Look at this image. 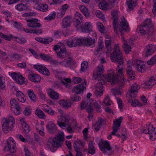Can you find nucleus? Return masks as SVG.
<instances>
[{
    "label": "nucleus",
    "instance_id": "nucleus-31",
    "mask_svg": "<svg viewBox=\"0 0 156 156\" xmlns=\"http://www.w3.org/2000/svg\"><path fill=\"white\" fill-rule=\"evenodd\" d=\"M98 45L96 47L95 49L97 54L98 52L100 51V50L102 49L104 47L103 40L102 39V38L100 37L99 38L98 42Z\"/></svg>",
    "mask_w": 156,
    "mask_h": 156
},
{
    "label": "nucleus",
    "instance_id": "nucleus-18",
    "mask_svg": "<svg viewBox=\"0 0 156 156\" xmlns=\"http://www.w3.org/2000/svg\"><path fill=\"white\" fill-rule=\"evenodd\" d=\"M120 24V27H119V29L121 34L122 35L123 33L122 32L123 30L126 32L128 30V26L127 24V21L124 17L123 18Z\"/></svg>",
    "mask_w": 156,
    "mask_h": 156
},
{
    "label": "nucleus",
    "instance_id": "nucleus-39",
    "mask_svg": "<svg viewBox=\"0 0 156 156\" xmlns=\"http://www.w3.org/2000/svg\"><path fill=\"white\" fill-rule=\"evenodd\" d=\"M102 119L100 118L96 122V125L94 126V129L96 131H98L100 129L101 125L103 122Z\"/></svg>",
    "mask_w": 156,
    "mask_h": 156
},
{
    "label": "nucleus",
    "instance_id": "nucleus-21",
    "mask_svg": "<svg viewBox=\"0 0 156 156\" xmlns=\"http://www.w3.org/2000/svg\"><path fill=\"white\" fill-rule=\"evenodd\" d=\"M126 73L129 79L130 80H133L135 78V72L132 69L131 66L128 64L126 69Z\"/></svg>",
    "mask_w": 156,
    "mask_h": 156
},
{
    "label": "nucleus",
    "instance_id": "nucleus-22",
    "mask_svg": "<svg viewBox=\"0 0 156 156\" xmlns=\"http://www.w3.org/2000/svg\"><path fill=\"white\" fill-rule=\"evenodd\" d=\"M48 130L51 133H54L57 130V127L54 123L52 122H49L46 126Z\"/></svg>",
    "mask_w": 156,
    "mask_h": 156
},
{
    "label": "nucleus",
    "instance_id": "nucleus-51",
    "mask_svg": "<svg viewBox=\"0 0 156 156\" xmlns=\"http://www.w3.org/2000/svg\"><path fill=\"white\" fill-rule=\"evenodd\" d=\"M113 122V128L119 129V127L120 126L121 121H119V119H116V121H114Z\"/></svg>",
    "mask_w": 156,
    "mask_h": 156
},
{
    "label": "nucleus",
    "instance_id": "nucleus-17",
    "mask_svg": "<svg viewBox=\"0 0 156 156\" xmlns=\"http://www.w3.org/2000/svg\"><path fill=\"white\" fill-rule=\"evenodd\" d=\"M140 88L139 86L136 83L133 84L130 87V88L129 91V96L131 97H135L136 94H135V92H137L138 90Z\"/></svg>",
    "mask_w": 156,
    "mask_h": 156
},
{
    "label": "nucleus",
    "instance_id": "nucleus-4",
    "mask_svg": "<svg viewBox=\"0 0 156 156\" xmlns=\"http://www.w3.org/2000/svg\"><path fill=\"white\" fill-rule=\"evenodd\" d=\"M88 41V38H75L72 39H69L66 41L67 45L69 47H75L78 45L81 46L83 45H85V44H87Z\"/></svg>",
    "mask_w": 156,
    "mask_h": 156
},
{
    "label": "nucleus",
    "instance_id": "nucleus-10",
    "mask_svg": "<svg viewBox=\"0 0 156 156\" xmlns=\"http://www.w3.org/2000/svg\"><path fill=\"white\" fill-rule=\"evenodd\" d=\"M64 138L61 133H58L53 139L54 147L58 148L60 147L63 143Z\"/></svg>",
    "mask_w": 156,
    "mask_h": 156
},
{
    "label": "nucleus",
    "instance_id": "nucleus-34",
    "mask_svg": "<svg viewBox=\"0 0 156 156\" xmlns=\"http://www.w3.org/2000/svg\"><path fill=\"white\" fill-rule=\"evenodd\" d=\"M46 147L48 149L50 150L52 152L55 151V149L53 148V139H50L48 140L46 144Z\"/></svg>",
    "mask_w": 156,
    "mask_h": 156
},
{
    "label": "nucleus",
    "instance_id": "nucleus-54",
    "mask_svg": "<svg viewBox=\"0 0 156 156\" xmlns=\"http://www.w3.org/2000/svg\"><path fill=\"white\" fill-rule=\"evenodd\" d=\"M22 57L21 55L14 53L10 56V58H12L14 59L15 60H18Z\"/></svg>",
    "mask_w": 156,
    "mask_h": 156
},
{
    "label": "nucleus",
    "instance_id": "nucleus-19",
    "mask_svg": "<svg viewBox=\"0 0 156 156\" xmlns=\"http://www.w3.org/2000/svg\"><path fill=\"white\" fill-rule=\"evenodd\" d=\"M99 147L101 148V150L103 151L104 154L107 153V152L106 150L108 151H110L112 149L109 142L107 141L102 142V145H100Z\"/></svg>",
    "mask_w": 156,
    "mask_h": 156
},
{
    "label": "nucleus",
    "instance_id": "nucleus-1",
    "mask_svg": "<svg viewBox=\"0 0 156 156\" xmlns=\"http://www.w3.org/2000/svg\"><path fill=\"white\" fill-rule=\"evenodd\" d=\"M53 49L56 52L57 56L59 58H66L59 64L66 66H68L72 62L73 58L70 54L67 51L65 46L62 43H59L55 45Z\"/></svg>",
    "mask_w": 156,
    "mask_h": 156
},
{
    "label": "nucleus",
    "instance_id": "nucleus-55",
    "mask_svg": "<svg viewBox=\"0 0 156 156\" xmlns=\"http://www.w3.org/2000/svg\"><path fill=\"white\" fill-rule=\"evenodd\" d=\"M111 101L110 100L109 97L108 95H107L105 98L103 102L107 106H108L110 105V103Z\"/></svg>",
    "mask_w": 156,
    "mask_h": 156
},
{
    "label": "nucleus",
    "instance_id": "nucleus-26",
    "mask_svg": "<svg viewBox=\"0 0 156 156\" xmlns=\"http://www.w3.org/2000/svg\"><path fill=\"white\" fill-rule=\"evenodd\" d=\"M91 24L89 22H86L84 25L81 26L82 32L87 33L91 31L90 29Z\"/></svg>",
    "mask_w": 156,
    "mask_h": 156
},
{
    "label": "nucleus",
    "instance_id": "nucleus-58",
    "mask_svg": "<svg viewBox=\"0 0 156 156\" xmlns=\"http://www.w3.org/2000/svg\"><path fill=\"white\" fill-rule=\"evenodd\" d=\"M73 80L75 83H78L80 82H83V80L85 79H82L80 77H73Z\"/></svg>",
    "mask_w": 156,
    "mask_h": 156
},
{
    "label": "nucleus",
    "instance_id": "nucleus-32",
    "mask_svg": "<svg viewBox=\"0 0 156 156\" xmlns=\"http://www.w3.org/2000/svg\"><path fill=\"white\" fill-rule=\"evenodd\" d=\"M80 9L83 15L87 18H88L90 15L88 12V9L85 6L82 5L80 7Z\"/></svg>",
    "mask_w": 156,
    "mask_h": 156
},
{
    "label": "nucleus",
    "instance_id": "nucleus-63",
    "mask_svg": "<svg viewBox=\"0 0 156 156\" xmlns=\"http://www.w3.org/2000/svg\"><path fill=\"white\" fill-rule=\"evenodd\" d=\"M154 62H156V55L152 57L150 60L147 61V63L150 65L152 64Z\"/></svg>",
    "mask_w": 156,
    "mask_h": 156
},
{
    "label": "nucleus",
    "instance_id": "nucleus-14",
    "mask_svg": "<svg viewBox=\"0 0 156 156\" xmlns=\"http://www.w3.org/2000/svg\"><path fill=\"white\" fill-rule=\"evenodd\" d=\"M38 20L36 18H31L27 20V22L29 23L27 24V25L29 27L33 28L40 27H41V24L38 23Z\"/></svg>",
    "mask_w": 156,
    "mask_h": 156
},
{
    "label": "nucleus",
    "instance_id": "nucleus-37",
    "mask_svg": "<svg viewBox=\"0 0 156 156\" xmlns=\"http://www.w3.org/2000/svg\"><path fill=\"white\" fill-rule=\"evenodd\" d=\"M147 29L146 27H144L141 26H139L138 27L137 30L142 35H144L146 34L147 35Z\"/></svg>",
    "mask_w": 156,
    "mask_h": 156
},
{
    "label": "nucleus",
    "instance_id": "nucleus-64",
    "mask_svg": "<svg viewBox=\"0 0 156 156\" xmlns=\"http://www.w3.org/2000/svg\"><path fill=\"white\" fill-rule=\"evenodd\" d=\"M8 121H9L11 126H12V127H13V125L14 123L15 119L12 115H9V119H8Z\"/></svg>",
    "mask_w": 156,
    "mask_h": 156
},
{
    "label": "nucleus",
    "instance_id": "nucleus-57",
    "mask_svg": "<svg viewBox=\"0 0 156 156\" xmlns=\"http://www.w3.org/2000/svg\"><path fill=\"white\" fill-rule=\"evenodd\" d=\"M131 105L133 107H136L137 106H142L138 101V100L136 99H134V100H132L131 103Z\"/></svg>",
    "mask_w": 156,
    "mask_h": 156
},
{
    "label": "nucleus",
    "instance_id": "nucleus-38",
    "mask_svg": "<svg viewBox=\"0 0 156 156\" xmlns=\"http://www.w3.org/2000/svg\"><path fill=\"white\" fill-rule=\"evenodd\" d=\"M27 92L30 99L33 101H35L36 100V96L33 91L30 89L28 90Z\"/></svg>",
    "mask_w": 156,
    "mask_h": 156
},
{
    "label": "nucleus",
    "instance_id": "nucleus-33",
    "mask_svg": "<svg viewBox=\"0 0 156 156\" xmlns=\"http://www.w3.org/2000/svg\"><path fill=\"white\" fill-rule=\"evenodd\" d=\"M60 105L63 107L66 108H68L70 107L71 104L70 102L64 100L62 99L60 100L59 102Z\"/></svg>",
    "mask_w": 156,
    "mask_h": 156
},
{
    "label": "nucleus",
    "instance_id": "nucleus-42",
    "mask_svg": "<svg viewBox=\"0 0 156 156\" xmlns=\"http://www.w3.org/2000/svg\"><path fill=\"white\" fill-rule=\"evenodd\" d=\"M56 13L55 12H52L47 17L44 18V20L48 21L53 20L56 16Z\"/></svg>",
    "mask_w": 156,
    "mask_h": 156
},
{
    "label": "nucleus",
    "instance_id": "nucleus-36",
    "mask_svg": "<svg viewBox=\"0 0 156 156\" xmlns=\"http://www.w3.org/2000/svg\"><path fill=\"white\" fill-rule=\"evenodd\" d=\"M137 0H129L127 2L128 7L130 10H132L133 7L136 5Z\"/></svg>",
    "mask_w": 156,
    "mask_h": 156
},
{
    "label": "nucleus",
    "instance_id": "nucleus-30",
    "mask_svg": "<svg viewBox=\"0 0 156 156\" xmlns=\"http://www.w3.org/2000/svg\"><path fill=\"white\" fill-rule=\"evenodd\" d=\"M15 7L18 10L20 11L26 10L29 9V6L22 3L17 5Z\"/></svg>",
    "mask_w": 156,
    "mask_h": 156
},
{
    "label": "nucleus",
    "instance_id": "nucleus-46",
    "mask_svg": "<svg viewBox=\"0 0 156 156\" xmlns=\"http://www.w3.org/2000/svg\"><path fill=\"white\" fill-rule=\"evenodd\" d=\"M74 19L79 21V22H82L83 17V16L80 13L76 12L75 14V18Z\"/></svg>",
    "mask_w": 156,
    "mask_h": 156
},
{
    "label": "nucleus",
    "instance_id": "nucleus-48",
    "mask_svg": "<svg viewBox=\"0 0 156 156\" xmlns=\"http://www.w3.org/2000/svg\"><path fill=\"white\" fill-rule=\"evenodd\" d=\"M107 4L105 1H103L102 2H101L99 4V7L102 10H105L107 9Z\"/></svg>",
    "mask_w": 156,
    "mask_h": 156
},
{
    "label": "nucleus",
    "instance_id": "nucleus-23",
    "mask_svg": "<svg viewBox=\"0 0 156 156\" xmlns=\"http://www.w3.org/2000/svg\"><path fill=\"white\" fill-rule=\"evenodd\" d=\"M28 77L31 81L34 82H39L41 80L40 76L38 74L34 73L28 75Z\"/></svg>",
    "mask_w": 156,
    "mask_h": 156
},
{
    "label": "nucleus",
    "instance_id": "nucleus-7",
    "mask_svg": "<svg viewBox=\"0 0 156 156\" xmlns=\"http://www.w3.org/2000/svg\"><path fill=\"white\" fill-rule=\"evenodd\" d=\"M93 102V99H91L89 100L88 102H87V101H84L81 102L80 110H83L86 108L87 111L89 113H91L93 111L92 108V103Z\"/></svg>",
    "mask_w": 156,
    "mask_h": 156
},
{
    "label": "nucleus",
    "instance_id": "nucleus-27",
    "mask_svg": "<svg viewBox=\"0 0 156 156\" xmlns=\"http://www.w3.org/2000/svg\"><path fill=\"white\" fill-rule=\"evenodd\" d=\"M98 83L100 85L96 87V90L95 91V94L97 96L102 95L103 94L102 89H103L102 85L104 84L100 83L99 81H98Z\"/></svg>",
    "mask_w": 156,
    "mask_h": 156
},
{
    "label": "nucleus",
    "instance_id": "nucleus-8",
    "mask_svg": "<svg viewBox=\"0 0 156 156\" xmlns=\"http://www.w3.org/2000/svg\"><path fill=\"white\" fill-rule=\"evenodd\" d=\"M81 84L74 87L72 90V91L76 94H80L83 92L87 86V82L83 80Z\"/></svg>",
    "mask_w": 156,
    "mask_h": 156
},
{
    "label": "nucleus",
    "instance_id": "nucleus-60",
    "mask_svg": "<svg viewBox=\"0 0 156 156\" xmlns=\"http://www.w3.org/2000/svg\"><path fill=\"white\" fill-rule=\"evenodd\" d=\"M117 103L119 105V107L121 110L123 108V103L122 100L119 98L118 97L117 98Z\"/></svg>",
    "mask_w": 156,
    "mask_h": 156
},
{
    "label": "nucleus",
    "instance_id": "nucleus-35",
    "mask_svg": "<svg viewBox=\"0 0 156 156\" xmlns=\"http://www.w3.org/2000/svg\"><path fill=\"white\" fill-rule=\"evenodd\" d=\"M112 19L113 20V23H118V13L117 11L112 10L111 13Z\"/></svg>",
    "mask_w": 156,
    "mask_h": 156
},
{
    "label": "nucleus",
    "instance_id": "nucleus-44",
    "mask_svg": "<svg viewBox=\"0 0 156 156\" xmlns=\"http://www.w3.org/2000/svg\"><path fill=\"white\" fill-rule=\"evenodd\" d=\"M22 124L24 128V131L26 133H28L30 131V128L28 125L26 123L25 121H23L22 122Z\"/></svg>",
    "mask_w": 156,
    "mask_h": 156
},
{
    "label": "nucleus",
    "instance_id": "nucleus-56",
    "mask_svg": "<svg viewBox=\"0 0 156 156\" xmlns=\"http://www.w3.org/2000/svg\"><path fill=\"white\" fill-rule=\"evenodd\" d=\"M21 77H20V78L17 79L16 82L19 84H22L25 83V78L21 75Z\"/></svg>",
    "mask_w": 156,
    "mask_h": 156
},
{
    "label": "nucleus",
    "instance_id": "nucleus-3",
    "mask_svg": "<svg viewBox=\"0 0 156 156\" xmlns=\"http://www.w3.org/2000/svg\"><path fill=\"white\" fill-rule=\"evenodd\" d=\"M103 70L102 68H99L97 70L96 74H93V79L98 80L100 83L102 84H105V80L108 82L112 81V84H114L118 82V78L114 75V73L112 69L108 70V75L105 76L101 74Z\"/></svg>",
    "mask_w": 156,
    "mask_h": 156
},
{
    "label": "nucleus",
    "instance_id": "nucleus-52",
    "mask_svg": "<svg viewBox=\"0 0 156 156\" xmlns=\"http://www.w3.org/2000/svg\"><path fill=\"white\" fill-rule=\"evenodd\" d=\"M137 64V68L138 71H141L142 73L144 72V64L141 63V64Z\"/></svg>",
    "mask_w": 156,
    "mask_h": 156
},
{
    "label": "nucleus",
    "instance_id": "nucleus-6",
    "mask_svg": "<svg viewBox=\"0 0 156 156\" xmlns=\"http://www.w3.org/2000/svg\"><path fill=\"white\" fill-rule=\"evenodd\" d=\"M5 146L4 147V150L6 151H9L11 153L15 152L16 151V147L15 141L13 138L10 137L6 140Z\"/></svg>",
    "mask_w": 156,
    "mask_h": 156
},
{
    "label": "nucleus",
    "instance_id": "nucleus-61",
    "mask_svg": "<svg viewBox=\"0 0 156 156\" xmlns=\"http://www.w3.org/2000/svg\"><path fill=\"white\" fill-rule=\"evenodd\" d=\"M0 37H1L4 38V39L6 40H8L9 41H10L11 40V38L10 37V35L9 36H7L4 34L2 32L0 33Z\"/></svg>",
    "mask_w": 156,
    "mask_h": 156
},
{
    "label": "nucleus",
    "instance_id": "nucleus-62",
    "mask_svg": "<svg viewBox=\"0 0 156 156\" xmlns=\"http://www.w3.org/2000/svg\"><path fill=\"white\" fill-rule=\"evenodd\" d=\"M10 103L11 105V108H14L15 105L19 104L18 102L14 98L11 99L10 101Z\"/></svg>",
    "mask_w": 156,
    "mask_h": 156
},
{
    "label": "nucleus",
    "instance_id": "nucleus-53",
    "mask_svg": "<svg viewBox=\"0 0 156 156\" xmlns=\"http://www.w3.org/2000/svg\"><path fill=\"white\" fill-rule=\"evenodd\" d=\"M71 100L73 101H79L81 100L80 97L76 94H74L70 97Z\"/></svg>",
    "mask_w": 156,
    "mask_h": 156
},
{
    "label": "nucleus",
    "instance_id": "nucleus-40",
    "mask_svg": "<svg viewBox=\"0 0 156 156\" xmlns=\"http://www.w3.org/2000/svg\"><path fill=\"white\" fill-rule=\"evenodd\" d=\"M35 114L40 119H43L45 117V115L44 113L41 110L37 108L35 110Z\"/></svg>",
    "mask_w": 156,
    "mask_h": 156
},
{
    "label": "nucleus",
    "instance_id": "nucleus-45",
    "mask_svg": "<svg viewBox=\"0 0 156 156\" xmlns=\"http://www.w3.org/2000/svg\"><path fill=\"white\" fill-rule=\"evenodd\" d=\"M10 75L12 76L13 79L16 82L17 81V79L20 78V77H22L21 75L19 73H16L13 72L11 73Z\"/></svg>",
    "mask_w": 156,
    "mask_h": 156
},
{
    "label": "nucleus",
    "instance_id": "nucleus-29",
    "mask_svg": "<svg viewBox=\"0 0 156 156\" xmlns=\"http://www.w3.org/2000/svg\"><path fill=\"white\" fill-rule=\"evenodd\" d=\"M87 151L89 154H94L95 153V147L93 145V142L91 140L88 144Z\"/></svg>",
    "mask_w": 156,
    "mask_h": 156
},
{
    "label": "nucleus",
    "instance_id": "nucleus-28",
    "mask_svg": "<svg viewBox=\"0 0 156 156\" xmlns=\"http://www.w3.org/2000/svg\"><path fill=\"white\" fill-rule=\"evenodd\" d=\"M35 40L38 42L45 44H49L53 40L52 38L45 39L38 37L35 38Z\"/></svg>",
    "mask_w": 156,
    "mask_h": 156
},
{
    "label": "nucleus",
    "instance_id": "nucleus-20",
    "mask_svg": "<svg viewBox=\"0 0 156 156\" xmlns=\"http://www.w3.org/2000/svg\"><path fill=\"white\" fill-rule=\"evenodd\" d=\"M156 49L155 46L152 45H149L146 47L145 50V53L146 57L148 56L153 54Z\"/></svg>",
    "mask_w": 156,
    "mask_h": 156
},
{
    "label": "nucleus",
    "instance_id": "nucleus-41",
    "mask_svg": "<svg viewBox=\"0 0 156 156\" xmlns=\"http://www.w3.org/2000/svg\"><path fill=\"white\" fill-rule=\"evenodd\" d=\"M156 83V80L153 77H151L147 82H146L145 84L146 86H153Z\"/></svg>",
    "mask_w": 156,
    "mask_h": 156
},
{
    "label": "nucleus",
    "instance_id": "nucleus-24",
    "mask_svg": "<svg viewBox=\"0 0 156 156\" xmlns=\"http://www.w3.org/2000/svg\"><path fill=\"white\" fill-rule=\"evenodd\" d=\"M71 18L70 16H67L63 19L62 20V25L64 28H66L70 26Z\"/></svg>",
    "mask_w": 156,
    "mask_h": 156
},
{
    "label": "nucleus",
    "instance_id": "nucleus-9",
    "mask_svg": "<svg viewBox=\"0 0 156 156\" xmlns=\"http://www.w3.org/2000/svg\"><path fill=\"white\" fill-rule=\"evenodd\" d=\"M142 26L146 27L147 35L151 36L153 34L154 30L152 24V21L151 19H147L143 23Z\"/></svg>",
    "mask_w": 156,
    "mask_h": 156
},
{
    "label": "nucleus",
    "instance_id": "nucleus-43",
    "mask_svg": "<svg viewBox=\"0 0 156 156\" xmlns=\"http://www.w3.org/2000/svg\"><path fill=\"white\" fill-rule=\"evenodd\" d=\"M122 47L126 54L129 53L131 51L130 46L129 44H126L125 42L124 43V45L122 46Z\"/></svg>",
    "mask_w": 156,
    "mask_h": 156
},
{
    "label": "nucleus",
    "instance_id": "nucleus-47",
    "mask_svg": "<svg viewBox=\"0 0 156 156\" xmlns=\"http://www.w3.org/2000/svg\"><path fill=\"white\" fill-rule=\"evenodd\" d=\"M41 58L45 61H49L51 60V57L48 55H46L44 54H40Z\"/></svg>",
    "mask_w": 156,
    "mask_h": 156
},
{
    "label": "nucleus",
    "instance_id": "nucleus-49",
    "mask_svg": "<svg viewBox=\"0 0 156 156\" xmlns=\"http://www.w3.org/2000/svg\"><path fill=\"white\" fill-rule=\"evenodd\" d=\"M88 67V63L87 62L84 61L81 64V71L84 72Z\"/></svg>",
    "mask_w": 156,
    "mask_h": 156
},
{
    "label": "nucleus",
    "instance_id": "nucleus-59",
    "mask_svg": "<svg viewBox=\"0 0 156 156\" xmlns=\"http://www.w3.org/2000/svg\"><path fill=\"white\" fill-rule=\"evenodd\" d=\"M42 33L41 29H39L38 30L32 29L30 30V33L34 34H41Z\"/></svg>",
    "mask_w": 156,
    "mask_h": 156
},
{
    "label": "nucleus",
    "instance_id": "nucleus-13",
    "mask_svg": "<svg viewBox=\"0 0 156 156\" xmlns=\"http://www.w3.org/2000/svg\"><path fill=\"white\" fill-rule=\"evenodd\" d=\"M2 123L3 130L5 133H8L12 128V126H11V124L9 121H8V119L3 118L2 120Z\"/></svg>",
    "mask_w": 156,
    "mask_h": 156
},
{
    "label": "nucleus",
    "instance_id": "nucleus-11",
    "mask_svg": "<svg viewBox=\"0 0 156 156\" xmlns=\"http://www.w3.org/2000/svg\"><path fill=\"white\" fill-rule=\"evenodd\" d=\"M49 96L52 99V100L48 99L47 100L48 103L50 105H55L58 103L57 102L55 101V100L59 99V95L58 93L52 90L48 94Z\"/></svg>",
    "mask_w": 156,
    "mask_h": 156
},
{
    "label": "nucleus",
    "instance_id": "nucleus-5",
    "mask_svg": "<svg viewBox=\"0 0 156 156\" xmlns=\"http://www.w3.org/2000/svg\"><path fill=\"white\" fill-rule=\"evenodd\" d=\"M85 143L84 141L79 140L74 141L73 144V147L76 153V156H83L81 151L84 147Z\"/></svg>",
    "mask_w": 156,
    "mask_h": 156
},
{
    "label": "nucleus",
    "instance_id": "nucleus-16",
    "mask_svg": "<svg viewBox=\"0 0 156 156\" xmlns=\"http://www.w3.org/2000/svg\"><path fill=\"white\" fill-rule=\"evenodd\" d=\"M69 118L65 116L62 115L58 118L57 124L61 127H65L66 126V123L69 122Z\"/></svg>",
    "mask_w": 156,
    "mask_h": 156
},
{
    "label": "nucleus",
    "instance_id": "nucleus-50",
    "mask_svg": "<svg viewBox=\"0 0 156 156\" xmlns=\"http://www.w3.org/2000/svg\"><path fill=\"white\" fill-rule=\"evenodd\" d=\"M37 131L42 136L44 135V129L43 125L41 124L40 125H39L38 127H36Z\"/></svg>",
    "mask_w": 156,
    "mask_h": 156
},
{
    "label": "nucleus",
    "instance_id": "nucleus-15",
    "mask_svg": "<svg viewBox=\"0 0 156 156\" xmlns=\"http://www.w3.org/2000/svg\"><path fill=\"white\" fill-rule=\"evenodd\" d=\"M33 66L34 68L43 74L47 76L50 75V72L45 67L38 65H34Z\"/></svg>",
    "mask_w": 156,
    "mask_h": 156
},
{
    "label": "nucleus",
    "instance_id": "nucleus-12",
    "mask_svg": "<svg viewBox=\"0 0 156 156\" xmlns=\"http://www.w3.org/2000/svg\"><path fill=\"white\" fill-rule=\"evenodd\" d=\"M91 32H90V34L92 35V37H89V38L88 37H85L83 38V39H87L88 38V41H87V44H85V45L86 46H89L93 48L95 46L94 43H95V41L96 40H97V35L96 34L93 32V31H90Z\"/></svg>",
    "mask_w": 156,
    "mask_h": 156
},
{
    "label": "nucleus",
    "instance_id": "nucleus-25",
    "mask_svg": "<svg viewBox=\"0 0 156 156\" xmlns=\"http://www.w3.org/2000/svg\"><path fill=\"white\" fill-rule=\"evenodd\" d=\"M37 5L36 7V9L37 10H40L43 12L47 11L48 9V5L45 3H42L40 5L36 4Z\"/></svg>",
    "mask_w": 156,
    "mask_h": 156
},
{
    "label": "nucleus",
    "instance_id": "nucleus-2",
    "mask_svg": "<svg viewBox=\"0 0 156 156\" xmlns=\"http://www.w3.org/2000/svg\"><path fill=\"white\" fill-rule=\"evenodd\" d=\"M119 46L115 44L113 50V54H112L110 56L111 60L112 62H114L118 64L117 68L116 70H117V75H120L122 77L123 81H126L124 79V75L122 73V65L124 62L123 58L122 57L121 52L119 50Z\"/></svg>",
    "mask_w": 156,
    "mask_h": 156
}]
</instances>
